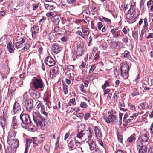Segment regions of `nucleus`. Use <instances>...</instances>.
<instances>
[{
	"instance_id": "nucleus-64",
	"label": "nucleus",
	"mask_w": 153,
	"mask_h": 153,
	"mask_svg": "<svg viewBox=\"0 0 153 153\" xmlns=\"http://www.w3.org/2000/svg\"><path fill=\"white\" fill-rule=\"evenodd\" d=\"M148 153H153V147L150 148L148 150Z\"/></svg>"
},
{
	"instance_id": "nucleus-43",
	"label": "nucleus",
	"mask_w": 153,
	"mask_h": 153,
	"mask_svg": "<svg viewBox=\"0 0 153 153\" xmlns=\"http://www.w3.org/2000/svg\"><path fill=\"white\" fill-rule=\"evenodd\" d=\"M117 136L118 140L120 142L122 143L123 142V138H122V135L120 133H119L117 134Z\"/></svg>"
},
{
	"instance_id": "nucleus-34",
	"label": "nucleus",
	"mask_w": 153,
	"mask_h": 153,
	"mask_svg": "<svg viewBox=\"0 0 153 153\" xmlns=\"http://www.w3.org/2000/svg\"><path fill=\"white\" fill-rule=\"evenodd\" d=\"M110 86V82L109 81L107 80L105 81L104 84L102 86V88L103 89L105 90L106 88L108 86Z\"/></svg>"
},
{
	"instance_id": "nucleus-19",
	"label": "nucleus",
	"mask_w": 153,
	"mask_h": 153,
	"mask_svg": "<svg viewBox=\"0 0 153 153\" xmlns=\"http://www.w3.org/2000/svg\"><path fill=\"white\" fill-rule=\"evenodd\" d=\"M82 33L83 38L84 39L85 38L89 33L88 28L85 27H82Z\"/></svg>"
},
{
	"instance_id": "nucleus-55",
	"label": "nucleus",
	"mask_w": 153,
	"mask_h": 153,
	"mask_svg": "<svg viewBox=\"0 0 153 153\" xmlns=\"http://www.w3.org/2000/svg\"><path fill=\"white\" fill-rule=\"evenodd\" d=\"M102 18L105 22L108 23H110L111 22V20L109 19L105 18L104 17H103Z\"/></svg>"
},
{
	"instance_id": "nucleus-46",
	"label": "nucleus",
	"mask_w": 153,
	"mask_h": 153,
	"mask_svg": "<svg viewBox=\"0 0 153 153\" xmlns=\"http://www.w3.org/2000/svg\"><path fill=\"white\" fill-rule=\"evenodd\" d=\"M25 4V2L24 1L22 0L19 2L16 7L22 6Z\"/></svg>"
},
{
	"instance_id": "nucleus-10",
	"label": "nucleus",
	"mask_w": 153,
	"mask_h": 153,
	"mask_svg": "<svg viewBox=\"0 0 153 153\" xmlns=\"http://www.w3.org/2000/svg\"><path fill=\"white\" fill-rule=\"evenodd\" d=\"M24 105L25 107V109L27 111L30 112L32 110L33 105V102L32 100H30L26 102H24Z\"/></svg>"
},
{
	"instance_id": "nucleus-39",
	"label": "nucleus",
	"mask_w": 153,
	"mask_h": 153,
	"mask_svg": "<svg viewBox=\"0 0 153 153\" xmlns=\"http://www.w3.org/2000/svg\"><path fill=\"white\" fill-rule=\"evenodd\" d=\"M68 86L66 85H63V91L64 93L65 94L68 93Z\"/></svg>"
},
{
	"instance_id": "nucleus-5",
	"label": "nucleus",
	"mask_w": 153,
	"mask_h": 153,
	"mask_svg": "<svg viewBox=\"0 0 153 153\" xmlns=\"http://www.w3.org/2000/svg\"><path fill=\"white\" fill-rule=\"evenodd\" d=\"M129 68L127 63H123L121 66L120 75L124 79H127L129 76Z\"/></svg>"
},
{
	"instance_id": "nucleus-14",
	"label": "nucleus",
	"mask_w": 153,
	"mask_h": 153,
	"mask_svg": "<svg viewBox=\"0 0 153 153\" xmlns=\"http://www.w3.org/2000/svg\"><path fill=\"white\" fill-rule=\"evenodd\" d=\"M61 46L57 43H54L52 46V51L55 53H58L62 50Z\"/></svg>"
},
{
	"instance_id": "nucleus-56",
	"label": "nucleus",
	"mask_w": 153,
	"mask_h": 153,
	"mask_svg": "<svg viewBox=\"0 0 153 153\" xmlns=\"http://www.w3.org/2000/svg\"><path fill=\"white\" fill-rule=\"evenodd\" d=\"M128 106L130 108L131 110H134L135 108L134 105L131 104H129L128 103Z\"/></svg>"
},
{
	"instance_id": "nucleus-15",
	"label": "nucleus",
	"mask_w": 153,
	"mask_h": 153,
	"mask_svg": "<svg viewBox=\"0 0 153 153\" xmlns=\"http://www.w3.org/2000/svg\"><path fill=\"white\" fill-rule=\"evenodd\" d=\"M26 40L25 37H23L20 41L16 42L14 44V45L16 48L18 49L25 45Z\"/></svg>"
},
{
	"instance_id": "nucleus-62",
	"label": "nucleus",
	"mask_w": 153,
	"mask_h": 153,
	"mask_svg": "<svg viewBox=\"0 0 153 153\" xmlns=\"http://www.w3.org/2000/svg\"><path fill=\"white\" fill-rule=\"evenodd\" d=\"M146 38L147 39H149L150 38H153V33H148V36L146 37Z\"/></svg>"
},
{
	"instance_id": "nucleus-6",
	"label": "nucleus",
	"mask_w": 153,
	"mask_h": 153,
	"mask_svg": "<svg viewBox=\"0 0 153 153\" xmlns=\"http://www.w3.org/2000/svg\"><path fill=\"white\" fill-rule=\"evenodd\" d=\"M74 140L72 139L71 140H70V142L68 145L69 148L71 150H74L75 151H76L77 150L79 151V150H82L81 147H80V148L78 147L76 148V147L79 146L81 144V143L83 141H80L79 144H76L77 143L76 142V141L75 140V136L74 137Z\"/></svg>"
},
{
	"instance_id": "nucleus-31",
	"label": "nucleus",
	"mask_w": 153,
	"mask_h": 153,
	"mask_svg": "<svg viewBox=\"0 0 153 153\" xmlns=\"http://www.w3.org/2000/svg\"><path fill=\"white\" fill-rule=\"evenodd\" d=\"M82 48L80 46V45H78L77 46V50L76 53L78 56H81L82 54Z\"/></svg>"
},
{
	"instance_id": "nucleus-51",
	"label": "nucleus",
	"mask_w": 153,
	"mask_h": 153,
	"mask_svg": "<svg viewBox=\"0 0 153 153\" xmlns=\"http://www.w3.org/2000/svg\"><path fill=\"white\" fill-rule=\"evenodd\" d=\"M6 13L5 11H0V18L4 16Z\"/></svg>"
},
{
	"instance_id": "nucleus-58",
	"label": "nucleus",
	"mask_w": 153,
	"mask_h": 153,
	"mask_svg": "<svg viewBox=\"0 0 153 153\" xmlns=\"http://www.w3.org/2000/svg\"><path fill=\"white\" fill-rule=\"evenodd\" d=\"M54 14L53 13L51 12H49L48 13L46 14V16L48 17H50L53 15Z\"/></svg>"
},
{
	"instance_id": "nucleus-16",
	"label": "nucleus",
	"mask_w": 153,
	"mask_h": 153,
	"mask_svg": "<svg viewBox=\"0 0 153 153\" xmlns=\"http://www.w3.org/2000/svg\"><path fill=\"white\" fill-rule=\"evenodd\" d=\"M87 142H88L89 145V146L90 150L91 151H94L96 149L98 148L95 142L93 140H91V138L88 140H86Z\"/></svg>"
},
{
	"instance_id": "nucleus-47",
	"label": "nucleus",
	"mask_w": 153,
	"mask_h": 153,
	"mask_svg": "<svg viewBox=\"0 0 153 153\" xmlns=\"http://www.w3.org/2000/svg\"><path fill=\"white\" fill-rule=\"evenodd\" d=\"M67 20L68 21L70 22V24H72L74 22V20L70 16H68L67 17Z\"/></svg>"
},
{
	"instance_id": "nucleus-54",
	"label": "nucleus",
	"mask_w": 153,
	"mask_h": 153,
	"mask_svg": "<svg viewBox=\"0 0 153 153\" xmlns=\"http://www.w3.org/2000/svg\"><path fill=\"white\" fill-rule=\"evenodd\" d=\"M104 95L105 96L106 94H109L110 93V90L109 89H106L104 90Z\"/></svg>"
},
{
	"instance_id": "nucleus-53",
	"label": "nucleus",
	"mask_w": 153,
	"mask_h": 153,
	"mask_svg": "<svg viewBox=\"0 0 153 153\" xmlns=\"http://www.w3.org/2000/svg\"><path fill=\"white\" fill-rule=\"evenodd\" d=\"M119 31H117L115 33H114V36H113L114 38H118L119 36H120Z\"/></svg>"
},
{
	"instance_id": "nucleus-21",
	"label": "nucleus",
	"mask_w": 153,
	"mask_h": 153,
	"mask_svg": "<svg viewBox=\"0 0 153 153\" xmlns=\"http://www.w3.org/2000/svg\"><path fill=\"white\" fill-rule=\"evenodd\" d=\"M108 117L110 118V122L112 123L113 124H117L118 123V120L117 119L116 116L114 115H109Z\"/></svg>"
},
{
	"instance_id": "nucleus-35",
	"label": "nucleus",
	"mask_w": 153,
	"mask_h": 153,
	"mask_svg": "<svg viewBox=\"0 0 153 153\" xmlns=\"http://www.w3.org/2000/svg\"><path fill=\"white\" fill-rule=\"evenodd\" d=\"M67 2L69 4L75 5L76 0H66Z\"/></svg>"
},
{
	"instance_id": "nucleus-49",
	"label": "nucleus",
	"mask_w": 153,
	"mask_h": 153,
	"mask_svg": "<svg viewBox=\"0 0 153 153\" xmlns=\"http://www.w3.org/2000/svg\"><path fill=\"white\" fill-rule=\"evenodd\" d=\"M32 140H33V144H35L36 145L38 144V140L36 138L33 137Z\"/></svg>"
},
{
	"instance_id": "nucleus-44",
	"label": "nucleus",
	"mask_w": 153,
	"mask_h": 153,
	"mask_svg": "<svg viewBox=\"0 0 153 153\" xmlns=\"http://www.w3.org/2000/svg\"><path fill=\"white\" fill-rule=\"evenodd\" d=\"M132 120L131 119H128L126 120L125 123L123 124V126H126Z\"/></svg>"
},
{
	"instance_id": "nucleus-20",
	"label": "nucleus",
	"mask_w": 153,
	"mask_h": 153,
	"mask_svg": "<svg viewBox=\"0 0 153 153\" xmlns=\"http://www.w3.org/2000/svg\"><path fill=\"white\" fill-rule=\"evenodd\" d=\"M12 127L14 129H17L19 127V123L16 119L15 117H13L11 123Z\"/></svg>"
},
{
	"instance_id": "nucleus-37",
	"label": "nucleus",
	"mask_w": 153,
	"mask_h": 153,
	"mask_svg": "<svg viewBox=\"0 0 153 153\" xmlns=\"http://www.w3.org/2000/svg\"><path fill=\"white\" fill-rule=\"evenodd\" d=\"M122 56L124 58H128L130 56L129 52L127 51H126L122 54Z\"/></svg>"
},
{
	"instance_id": "nucleus-41",
	"label": "nucleus",
	"mask_w": 153,
	"mask_h": 153,
	"mask_svg": "<svg viewBox=\"0 0 153 153\" xmlns=\"http://www.w3.org/2000/svg\"><path fill=\"white\" fill-rule=\"evenodd\" d=\"M39 141L40 143H42L43 140L45 139V136L44 134H41L39 136Z\"/></svg>"
},
{
	"instance_id": "nucleus-29",
	"label": "nucleus",
	"mask_w": 153,
	"mask_h": 153,
	"mask_svg": "<svg viewBox=\"0 0 153 153\" xmlns=\"http://www.w3.org/2000/svg\"><path fill=\"white\" fill-rule=\"evenodd\" d=\"M33 141L32 138L31 139H28L26 140V143L27 146L25 149L24 153H27L28 146H29L31 143H33Z\"/></svg>"
},
{
	"instance_id": "nucleus-60",
	"label": "nucleus",
	"mask_w": 153,
	"mask_h": 153,
	"mask_svg": "<svg viewBox=\"0 0 153 153\" xmlns=\"http://www.w3.org/2000/svg\"><path fill=\"white\" fill-rule=\"evenodd\" d=\"M118 29H119V27H117L114 29H112L111 31V32L112 34L114 33H115V31H116L117 30H118Z\"/></svg>"
},
{
	"instance_id": "nucleus-18",
	"label": "nucleus",
	"mask_w": 153,
	"mask_h": 153,
	"mask_svg": "<svg viewBox=\"0 0 153 153\" xmlns=\"http://www.w3.org/2000/svg\"><path fill=\"white\" fill-rule=\"evenodd\" d=\"M59 71V68L56 67H54L53 68L51 69L50 72L49 77L50 78H52L55 77L56 74L58 73Z\"/></svg>"
},
{
	"instance_id": "nucleus-50",
	"label": "nucleus",
	"mask_w": 153,
	"mask_h": 153,
	"mask_svg": "<svg viewBox=\"0 0 153 153\" xmlns=\"http://www.w3.org/2000/svg\"><path fill=\"white\" fill-rule=\"evenodd\" d=\"M91 153H102V152L100 149L99 148H98L94 150Z\"/></svg>"
},
{
	"instance_id": "nucleus-9",
	"label": "nucleus",
	"mask_w": 153,
	"mask_h": 153,
	"mask_svg": "<svg viewBox=\"0 0 153 153\" xmlns=\"http://www.w3.org/2000/svg\"><path fill=\"white\" fill-rule=\"evenodd\" d=\"M137 148L138 153H146L147 148L145 145H143L142 143L137 142Z\"/></svg>"
},
{
	"instance_id": "nucleus-32",
	"label": "nucleus",
	"mask_w": 153,
	"mask_h": 153,
	"mask_svg": "<svg viewBox=\"0 0 153 153\" xmlns=\"http://www.w3.org/2000/svg\"><path fill=\"white\" fill-rule=\"evenodd\" d=\"M136 17V15H131L128 19V22L130 23H132L135 22V18Z\"/></svg>"
},
{
	"instance_id": "nucleus-33",
	"label": "nucleus",
	"mask_w": 153,
	"mask_h": 153,
	"mask_svg": "<svg viewBox=\"0 0 153 153\" xmlns=\"http://www.w3.org/2000/svg\"><path fill=\"white\" fill-rule=\"evenodd\" d=\"M4 118H2L1 119L0 124L2 128L4 127L6 124V120Z\"/></svg>"
},
{
	"instance_id": "nucleus-61",
	"label": "nucleus",
	"mask_w": 153,
	"mask_h": 153,
	"mask_svg": "<svg viewBox=\"0 0 153 153\" xmlns=\"http://www.w3.org/2000/svg\"><path fill=\"white\" fill-rule=\"evenodd\" d=\"M29 46L28 44H27L23 48V50L24 51H26L29 48Z\"/></svg>"
},
{
	"instance_id": "nucleus-25",
	"label": "nucleus",
	"mask_w": 153,
	"mask_h": 153,
	"mask_svg": "<svg viewBox=\"0 0 153 153\" xmlns=\"http://www.w3.org/2000/svg\"><path fill=\"white\" fill-rule=\"evenodd\" d=\"M7 48L9 52L11 53H13L15 50L14 45L10 43L7 44Z\"/></svg>"
},
{
	"instance_id": "nucleus-48",
	"label": "nucleus",
	"mask_w": 153,
	"mask_h": 153,
	"mask_svg": "<svg viewBox=\"0 0 153 153\" xmlns=\"http://www.w3.org/2000/svg\"><path fill=\"white\" fill-rule=\"evenodd\" d=\"M105 121L107 123H109L110 122V118H109V117H107L106 116H104L103 117Z\"/></svg>"
},
{
	"instance_id": "nucleus-36",
	"label": "nucleus",
	"mask_w": 153,
	"mask_h": 153,
	"mask_svg": "<svg viewBox=\"0 0 153 153\" xmlns=\"http://www.w3.org/2000/svg\"><path fill=\"white\" fill-rule=\"evenodd\" d=\"M44 5L45 9L48 10H51L53 8V7L52 5H50L47 4H44Z\"/></svg>"
},
{
	"instance_id": "nucleus-28",
	"label": "nucleus",
	"mask_w": 153,
	"mask_h": 153,
	"mask_svg": "<svg viewBox=\"0 0 153 153\" xmlns=\"http://www.w3.org/2000/svg\"><path fill=\"white\" fill-rule=\"evenodd\" d=\"M138 107L143 110L147 109L148 108V103L146 102H144L140 104Z\"/></svg>"
},
{
	"instance_id": "nucleus-24",
	"label": "nucleus",
	"mask_w": 153,
	"mask_h": 153,
	"mask_svg": "<svg viewBox=\"0 0 153 153\" xmlns=\"http://www.w3.org/2000/svg\"><path fill=\"white\" fill-rule=\"evenodd\" d=\"M8 106H6L4 107L3 112L2 118L7 119L8 117Z\"/></svg>"
},
{
	"instance_id": "nucleus-26",
	"label": "nucleus",
	"mask_w": 153,
	"mask_h": 153,
	"mask_svg": "<svg viewBox=\"0 0 153 153\" xmlns=\"http://www.w3.org/2000/svg\"><path fill=\"white\" fill-rule=\"evenodd\" d=\"M135 13H136V12H135L134 7L133 5H130V8L128 11V13L130 14L131 15H133V16H134L135 15Z\"/></svg>"
},
{
	"instance_id": "nucleus-7",
	"label": "nucleus",
	"mask_w": 153,
	"mask_h": 153,
	"mask_svg": "<svg viewBox=\"0 0 153 153\" xmlns=\"http://www.w3.org/2000/svg\"><path fill=\"white\" fill-rule=\"evenodd\" d=\"M150 137L149 133L146 131H144L141 133L139 138V141L137 142H147Z\"/></svg>"
},
{
	"instance_id": "nucleus-12",
	"label": "nucleus",
	"mask_w": 153,
	"mask_h": 153,
	"mask_svg": "<svg viewBox=\"0 0 153 153\" xmlns=\"http://www.w3.org/2000/svg\"><path fill=\"white\" fill-rule=\"evenodd\" d=\"M44 62L45 64L50 67L54 65L55 64V61L51 56L47 57L45 59Z\"/></svg>"
},
{
	"instance_id": "nucleus-27",
	"label": "nucleus",
	"mask_w": 153,
	"mask_h": 153,
	"mask_svg": "<svg viewBox=\"0 0 153 153\" xmlns=\"http://www.w3.org/2000/svg\"><path fill=\"white\" fill-rule=\"evenodd\" d=\"M94 131L95 134L97 137L100 138L102 136V133L100 131L98 127L95 126L94 127Z\"/></svg>"
},
{
	"instance_id": "nucleus-2",
	"label": "nucleus",
	"mask_w": 153,
	"mask_h": 153,
	"mask_svg": "<svg viewBox=\"0 0 153 153\" xmlns=\"http://www.w3.org/2000/svg\"><path fill=\"white\" fill-rule=\"evenodd\" d=\"M41 114L38 112H33V116L34 122L38 127L41 128L45 126V123L48 120L50 114L48 111L40 112Z\"/></svg>"
},
{
	"instance_id": "nucleus-45",
	"label": "nucleus",
	"mask_w": 153,
	"mask_h": 153,
	"mask_svg": "<svg viewBox=\"0 0 153 153\" xmlns=\"http://www.w3.org/2000/svg\"><path fill=\"white\" fill-rule=\"evenodd\" d=\"M41 108L40 109V112H44V111H48L47 107H46L45 108V107L44 105H43L42 106Z\"/></svg>"
},
{
	"instance_id": "nucleus-3",
	"label": "nucleus",
	"mask_w": 153,
	"mask_h": 153,
	"mask_svg": "<svg viewBox=\"0 0 153 153\" xmlns=\"http://www.w3.org/2000/svg\"><path fill=\"white\" fill-rule=\"evenodd\" d=\"M20 118L22 121L21 126L23 128L30 131H35V127L31 124V119L28 114H21L20 115Z\"/></svg>"
},
{
	"instance_id": "nucleus-1",
	"label": "nucleus",
	"mask_w": 153,
	"mask_h": 153,
	"mask_svg": "<svg viewBox=\"0 0 153 153\" xmlns=\"http://www.w3.org/2000/svg\"><path fill=\"white\" fill-rule=\"evenodd\" d=\"M85 125L81 123L78 126V133L75 136V139L76 144H79L80 141H85L91 139L92 134L90 130L85 131Z\"/></svg>"
},
{
	"instance_id": "nucleus-30",
	"label": "nucleus",
	"mask_w": 153,
	"mask_h": 153,
	"mask_svg": "<svg viewBox=\"0 0 153 153\" xmlns=\"http://www.w3.org/2000/svg\"><path fill=\"white\" fill-rule=\"evenodd\" d=\"M32 99L30 98H29L27 94V92L23 94V96L22 100L23 103L25 102H26Z\"/></svg>"
},
{
	"instance_id": "nucleus-22",
	"label": "nucleus",
	"mask_w": 153,
	"mask_h": 153,
	"mask_svg": "<svg viewBox=\"0 0 153 153\" xmlns=\"http://www.w3.org/2000/svg\"><path fill=\"white\" fill-rule=\"evenodd\" d=\"M136 135L135 134H133L131 135L127 140V142L129 144H131L134 142L136 140Z\"/></svg>"
},
{
	"instance_id": "nucleus-17",
	"label": "nucleus",
	"mask_w": 153,
	"mask_h": 153,
	"mask_svg": "<svg viewBox=\"0 0 153 153\" xmlns=\"http://www.w3.org/2000/svg\"><path fill=\"white\" fill-rule=\"evenodd\" d=\"M39 27L36 25H34L31 28V31L32 33V36L33 38H36L37 36V34L39 32Z\"/></svg>"
},
{
	"instance_id": "nucleus-8",
	"label": "nucleus",
	"mask_w": 153,
	"mask_h": 153,
	"mask_svg": "<svg viewBox=\"0 0 153 153\" xmlns=\"http://www.w3.org/2000/svg\"><path fill=\"white\" fill-rule=\"evenodd\" d=\"M33 85L36 89L42 88L43 86V82L41 79L35 78L33 79Z\"/></svg>"
},
{
	"instance_id": "nucleus-23",
	"label": "nucleus",
	"mask_w": 153,
	"mask_h": 153,
	"mask_svg": "<svg viewBox=\"0 0 153 153\" xmlns=\"http://www.w3.org/2000/svg\"><path fill=\"white\" fill-rule=\"evenodd\" d=\"M111 43L112 46L115 48L119 49H120L121 43L119 41H112L111 42Z\"/></svg>"
},
{
	"instance_id": "nucleus-57",
	"label": "nucleus",
	"mask_w": 153,
	"mask_h": 153,
	"mask_svg": "<svg viewBox=\"0 0 153 153\" xmlns=\"http://www.w3.org/2000/svg\"><path fill=\"white\" fill-rule=\"evenodd\" d=\"M90 117L91 116L90 115V114L87 113L85 115L84 118L85 120H87L88 119V118H90Z\"/></svg>"
},
{
	"instance_id": "nucleus-59",
	"label": "nucleus",
	"mask_w": 153,
	"mask_h": 153,
	"mask_svg": "<svg viewBox=\"0 0 153 153\" xmlns=\"http://www.w3.org/2000/svg\"><path fill=\"white\" fill-rule=\"evenodd\" d=\"M143 83V84L145 85H148L149 84V82L148 81V80L146 79H145L144 80Z\"/></svg>"
},
{
	"instance_id": "nucleus-4",
	"label": "nucleus",
	"mask_w": 153,
	"mask_h": 153,
	"mask_svg": "<svg viewBox=\"0 0 153 153\" xmlns=\"http://www.w3.org/2000/svg\"><path fill=\"white\" fill-rule=\"evenodd\" d=\"M16 132H10L8 137L7 142L10 145L12 148H17L19 145V142L18 140L16 139H13V138L15 137Z\"/></svg>"
},
{
	"instance_id": "nucleus-38",
	"label": "nucleus",
	"mask_w": 153,
	"mask_h": 153,
	"mask_svg": "<svg viewBox=\"0 0 153 153\" xmlns=\"http://www.w3.org/2000/svg\"><path fill=\"white\" fill-rule=\"evenodd\" d=\"M139 94L138 90L137 89H134L133 92L131 94V95L133 97L138 95Z\"/></svg>"
},
{
	"instance_id": "nucleus-11",
	"label": "nucleus",
	"mask_w": 153,
	"mask_h": 153,
	"mask_svg": "<svg viewBox=\"0 0 153 153\" xmlns=\"http://www.w3.org/2000/svg\"><path fill=\"white\" fill-rule=\"evenodd\" d=\"M13 111L15 114H19V115L20 114V115L21 114H23L21 113L22 111L20 105L17 102H15L14 104Z\"/></svg>"
},
{
	"instance_id": "nucleus-63",
	"label": "nucleus",
	"mask_w": 153,
	"mask_h": 153,
	"mask_svg": "<svg viewBox=\"0 0 153 153\" xmlns=\"http://www.w3.org/2000/svg\"><path fill=\"white\" fill-rule=\"evenodd\" d=\"M150 130V133L152 134H153V123L151 125Z\"/></svg>"
},
{
	"instance_id": "nucleus-52",
	"label": "nucleus",
	"mask_w": 153,
	"mask_h": 153,
	"mask_svg": "<svg viewBox=\"0 0 153 153\" xmlns=\"http://www.w3.org/2000/svg\"><path fill=\"white\" fill-rule=\"evenodd\" d=\"M102 26L103 25L102 22H99L97 23V27L99 30H100Z\"/></svg>"
},
{
	"instance_id": "nucleus-40",
	"label": "nucleus",
	"mask_w": 153,
	"mask_h": 153,
	"mask_svg": "<svg viewBox=\"0 0 153 153\" xmlns=\"http://www.w3.org/2000/svg\"><path fill=\"white\" fill-rule=\"evenodd\" d=\"M143 20L144 21V25L143 28L147 29L148 28L147 27L148 26V23L147 22V19L146 18H145L143 19Z\"/></svg>"
},
{
	"instance_id": "nucleus-42",
	"label": "nucleus",
	"mask_w": 153,
	"mask_h": 153,
	"mask_svg": "<svg viewBox=\"0 0 153 153\" xmlns=\"http://www.w3.org/2000/svg\"><path fill=\"white\" fill-rule=\"evenodd\" d=\"M80 106L81 108H86L88 106L87 104L84 102H82L80 103Z\"/></svg>"
},
{
	"instance_id": "nucleus-13",
	"label": "nucleus",
	"mask_w": 153,
	"mask_h": 153,
	"mask_svg": "<svg viewBox=\"0 0 153 153\" xmlns=\"http://www.w3.org/2000/svg\"><path fill=\"white\" fill-rule=\"evenodd\" d=\"M29 93L30 96L36 100L38 99L40 97L39 93L33 89H30Z\"/></svg>"
}]
</instances>
